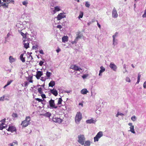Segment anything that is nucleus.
<instances>
[{
    "mask_svg": "<svg viewBox=\"0 0 146 146\" xmlns=\"http://www.w3.org/2000/svg\"><path fill=\"white\" fill-rule=\"evenodd\" d=\"M80 92L82 94L85 95L86 94L88 91L86 89L84 88Z\"/></svg>",
    "mask_w": 146,
    "mask_h": 146,
    "instance_id": "nucleus-17",
    "label": "nucleus"
},
{
    "mask_svg": "<svg viewBox=\"0 0 146 146\" xmlns=\"http://www.w3.org/2000/svg\"><path fill=\"white\" fill-rule=\"evenodd\" d=\"M37 47H38L37 45H36L35 46H33L32 47V48L33 49L36 50V49L37 48Z\"/></svg>",
    "mask_w": 146,
    "mask_h": 146,
    "instance_id": "nucleus-48",
    "label": "nucleus"
},
{
    "mask_svg": "<svg viewBox=\"0 0 146 146\" xmlns=\"http://www.w3.org/2000/svg\"><path fill=\"white\" fill-rule=\"evenodd\" d=\"M143 86L144 88H146V81L144 83Z\"/></svg>",
    "mask_w": 146,
    "mask_h": 146,
    "instance_id": "nucleus-54",
    "label": "nucleus"
},
{
    "mask_svg": "<svg viewBox=\"0 0 146 146\" xmlns=\"http://www.w3.org/2000/svg\"><path fill=\"white\" fill-rule=\"evenodd\" d=\"M42 88H40L38 89V92L40 94H42L43 93L42 91Z\"/></svg>",
    "mask_w": 146,
    "mask_h": 146,
    "instance_id": "nucleus-34",
    "label": "nucleus"
},
{
    "mask_svg": "<svg viewBox=\"0 0 146 146\" xmlns=\"http://www.w3.org/2000/svg\"><path fill=\"white\" fill-rule=\"evenodd\" d=\"M76 37L78 39L79 38H82V36L79 35H78Z\"/></svg>",
    "mask_w": 146,
    "mask_h": 146,
    "instance_id": "nucleus-53",
    "label": "nucleus"
},
{
    "mask_svg": "<svg viewBox=\"0 0 146 146\" xmlns=\"http://www.w3.org/2000/svg\"><path fill=\"white\" fill-rule=\"evenodd\" d=\"M140 79H137V82H136V84H139V82L140 81Z\"/></svg>",
    "mask_w": 146,
    "mask_h": 146,
    "instance_id": "nucleus-63",
    "label": "nucleus"
},
{
    "mask_svg": "<svg viewBox=\"0 0 146 146\" xmlns=\"http://www.w3.org/2000/svg\"><path fill=\"white\" fill-rule=\"evenodd\" d=\"M43 73L42 72L40 71H37L36 72V75H35L36 78L37 79L40 78V77L43 75Z\"/></svg>",
    "mask_w": 146,
    "mask_h": 146,
    "instance_id": "nucleus-8",
    "label": "nucleus"
},
{
    "mask_svg": "<svg viewBox=\"0 0 146 146\" xmlns=\"http://www.w3.org/2000/svg\"><path fill=\"white\" fill-rule=\"evenodd\" d=\"M41 96L42 98H46V95L44 94H41Z\"/></svg>",
    "mask_w": 146,
    "mask_h": 146,
    "instance_id": "nucleus-50",
    "label": "nucleus"
},
{
    "mask_svg": "<svg viewBox=\"0 0 146 146\" xmlns=\"http://www.w3.org/2000/svg\"><path fill=\"white\" fill-rule=\"evenodd\" d=\"M83 16V13L82 11H80V15L78 16V18H82Z\"/></svg>",
    "mask_w": 146,
    "mask_h": 146,
    "instance_id": "nucleus-32",
    "label": "nucleus"
},
{
    "mask_svg": "<svg viewBox=\"0 0 146 146\" xmlns=\"http://www.w3.org/2000/svg\"><path fill=\"white\" fill-rule=\"evenodd\" d=\"M128 125L129 126H133L132 125V123H128Z\"/></svg>",
    "mask_w": 146,
    "mask_h": 146,
    "instance_id": "nucleus-61",
    "label": "nucleus"
},
{
    "mask_svg": "<svg viewBox=\"0 0 146 146\" xmlns=\"http://www.w3.org/2000/svg\"><path fill=\"white\" fill-rule=\"evenodd\" d=\"M90 5L88 1L86 2L85 6L87 7H90Z\"/></svg>",
    "mask_w": 146,
    "mask_h": 146,
    "instance_id": "nucleus-40",
    "label": "nucleus"
},
{
    "mask_svg": "<svg viewBox=\"0 0 146 146\" xmlns=\"http://www.w3.org/2000/svg\"><path fill=\"white\" fill-rule=\"evenodd\" d=\"M55 85V82L54 81H51L49 84V86L50 87H53Z\"/></svg>",
    "mask_w": 146,
    "mask_h": 146,
    "instance_id": "nucleus-23",
    "label": "nucleus"
},
{
    "mask_svg": "<svg viewBox=\"0 0 146 146\" xmlns=\"http://www.w3.org/2000/svg\"><path fill=\"white\" fill-rule=\"evenodd\" d=\"M78 142L82 145H83L84 144V141L85 138L84 135H80L78 136Z\"/></svg>",
    "mask_w": 146,
    "mask_h": 146,
    "instance_id": "nucleus-3",
    "label": "nucleus"
},
{
    "mask_svg": "<svg viewBox=\"0 0 146 146\" xmlns=\"http://www.w3.org/2000/svg\"><path fill=\"white\" fill-rule=\"evenodd\" d=\"M3 1L6 2V3L8 4L10 3H14V1L13 0H3Z\"/></svg>",
    "mask_w": 146,
    "mask_h": 146,
    "instance_id": "nucleus-20",
    "label": "nucleus"
},
{
    "mask_svg": "<svg viewBox=\"0 0 146 146\" xmlns=\"http://www.w3.org/2000/svg\"><path fill=\"white\" fill-rule=\"evenodd\" d=\"M17 144H18L17 142H14L12 143H10L9 145L10 146H14L15 144L17 145Z\"/></svg>",
    "mask_w": 146,
    "mask_h": 146,
    "instance_id": "nucleus-38",
    "label": "nucleus"
},
{
    "mask_svg": "<svg viewBox=\"0 0 146 146\" xmlns=\"http://www.w3.org/2000/svg\"><path fill=\"white\" fill-rule=\"evenodd\" d=\"M117 34L118 33H116L113 36V42H114L115 41V36H117ZM113 44H114V43H113Z\"/></svg>",
    "mask_w": 146,
    "mask_h": 146,
    "instance_id": "nucleus-35",
    "label": "nucleus"
},
{
    "mask_svg": "<svg viewBox=\"0 0 146 146\" xmlns=\"http://www.w3.org/2000/svg\"><path fill=\"white\" fill-rule=\"evenodd\" d=\"M60 51V48H58L56 50V51L57 53H58Z\"/></svg>",
    "mask_w": 146,
    "mask_h": 146,
    "instance_id": "nucleus-58",
    "label": "nucleus"
},
{
    "mask_svg": "<svg viewBox=\"0 0 146 146\" xmlns=\"http://www.w3.org/2000/svg\"><path fill=\"white\" fill-rule=\"evenodd\" d=\"M110 67L111 69L114 71H115L117 68L116 66L112 62L110 63Z\"/></svg>",
    "mask_w": 146,
    "mask_h": 146,
    "instance_id": "nucleus-12",
    "label": "nucleus"
},
{
    "mask_svg": "<svg viewBox=\"0 0 146 146\" xmlns=\"http://www.w3.org/2000/svg\"><path fill=\"white\" fill-rule=\"evenodd\" d=\"M84 146H90V142L89 141H86L84 143Z\"/></svg>",
    "mask_w": 146,
    "mask_h": 146,
    "instance_id": "nucleus-26",
    "label": "nucleus"
},
{
    "mask_svg": "<svg viewBox=\"0 0 146 146\" xmlns=\"http://www.w3.org/2000/svg\"><path fill=\"white\" fill-rule=\"evenodd\" d=\"M126 66L125 65H124L123 67L124 70L123 71V73H128V72L127 70L126 69Z\"/></svg>",
    "mask_w": 146,
    "mask_h": 146,
    "instance_id": "nucleus-30",
    "label": "nucleus"
},
{
    "mask_svg": "<svg viewBox=\"0 0 146 146\" xmlns=\"http://www.w3.org/2000/svg\"><path fill=\"white\" fill-rule=\"evenodd\" d=\"M51 75H52L51 73L50 72H48L47 71L46 72V75L48 78H49Z\"/></svg>",
    "mask_w": 146,
    "mask_h": 146,
    "instance_id": "nucleus-29",
    "label": "nucleus"
},
{
    "mask_svg": "<svg viewBox=\"0 0 146 146\" xmlns=\"http://www.w3.org/2000/svg\"><path fill=\"white\" fill-rule=\"evenodd\" d=\"M33 76H31L30 77H29L28 80L29 81V82L30 83H33V80H32Z\"/></svg>",
    "mask_w": 146,
    "mask_h": 146,
    "instance_id": "nucleus-27",
    "label": "nucleus"
},
{
    "mask_svg": "<svg viewBox=\"0 0 146 146\" xmlns=\"http://www.w3.org/2000/svg\"><path fill=\"white\" fill-rule=\"evenodd\" d=\"M65 17V16L63 13H61L58 15L57 18L58 20H60L61 19Z\"/></svg>",
    "mask_w": 146,
    "mask_h": 146,
    "instance_id": "nucleus-9",
    "label": "nucleus"
},
{
    "mask_svg": "<svg viewBox=\"0 0 146 146\" xmlns=\"http://www.w3.org/2000/svg\"><path fill=\"white\" fill-rule=\"evenodd\" d=\"M94 121L93 119H91L87 120L86 122L87 123H94Z\"/></svg>",
    "mask_w": 146,
    "mask_h": 146,
    "instance_id": "nucleus-24",
    "label": "nucleus"
},
{
    "mask_svg": "<svg viewBox=\"0 0 146 146\" xmlns=\"http://www.w3.org/2000/svg\"><path fill=\"white\" fill-rule=\"evenodd\" d=\"M82 116L81 113L80 112H78L75 117V121L77 123H79L80 121L82 119Z\"/></svg>",
    "mask_w": 146,
    "mask_h": 146,
    "instance_id": "nucleus-2",
    "label": "nucleus"
},
{
    "mask_svg": "<svg viewBox=\"0 0 146 146\" xmlns=\"http://www.w3.org/2000/svg\"><path fill=\"white\" fill-rule=\"evenodd\" d=\"M62 99L61 98H59L58 99V102L57 103V105H59L61 104L62 102Z\"/></svg>",
    "mask_w": 146,
    "mask_h": 146,
    "instance_id": "nucleus-28",
    "label": "nucleus"
},
{
    "mask_svg": "<svg viewBox=\"0 0 146 146\" xmlns=\"http://www.w3.org/2000/svg\"><path fill=\"white\" fill-rule=\"evenodd\" d=\"M70 68L75 71H80V70H82V68H79L78 66L76 65H71L70 66Z\"/></svg>",
    "mask_w": 146,
    "mask_h": 146,
    "instance_id": "nucleus-6",
    "label": "nucleus"
},
{
    "mask_svg": "<svg viewBox=\"0 0 146 146\" xmlns=\"http://www.w3.org/2000/svg\"><path fill=\"white\" fill-rule=\"evenodd\" d=\"M78 39L76 37V38L74 40V41H75L77 43L78 41Z\"/></svg>",
    "mask_w": 146,
    "mask_h": 146,
    "instance_id": "nucleus-62",
    "label": "nucleus"
},
{
    "mask_svg": "<svg viewBox=\"0 0 146 146\" xmlns=\"http://www.w3.org/2000/svg\"><path fill=\"white\" fill-rule=\"evenodd\" d=\"M68 38L67 36H64L62 38V40L63 42H67L68 40Z\"/></svg>",
    "mask_w": 146,
    "mask_h": 146,
    "instance_id": "nucleus-15",
    "label": "nucleus"
},
{
    "mask_svg": "<svg viewBox=\"0 0 146 146\" xmlns=\"http://www.w3.org/2000/svg\"><path fill=\"white\" fill-rule=\"evenodd\" d=\"M13 80H10L9 81H8L7 82V84H6L7 86H8V85H10L11 83L12 82H13Z\"/></svg>",
    "mask_w": 146,
    "mask_h": 146,
    "instance_id": "nucleus-44",
    "label": "nucleus"
},
{
    "mask_svg": "<svg viewBox=\"0 0 146 146\" xmlns=\"http://www.w3.org/2000/svg\"><path fill=\"white\" fill-rule=\"evenodd\" d=\"M22 3L23 5L27 6V4H28V2L27 1H23Z\"/></svg>",
    "mask_w": 146,
    "mask_h": 146,
    "instance_id": "nucleus-37",
    "label": "nucleus"
},
{
    "mask_svg": "<svg viewBox=\"0 0 146 146\" xmlns=\"http://www.w3.org/2000/svg\"><path fill=\"white\" fill-rule=\"evenodd\" d=\"M103 135V132L101 131H99L94 138V141L95 142L98 141L99 139L102 137Z\"/></svg>",
    "mask_w": 146,
    "mask_h": 146,
    "instance_id": "nucleus-4",
    "label": "nucleus"
},
{
    "mask_svg": "<svg viewBox=\"0 0 146 146\" xmlns=\"http://www.w3.org/2000/svg\"><path fill=\"white\" fill-rule=\"evenodd\" d=\"M10 33H8V34H7V37H9L10 36Z\"/></svg>",
    "mask_w": 146,
    "mask_h": 146,
    "instance_id": "nucleus-64",
    "label": "nucleus"
},
{
    "mask_svg": "<svg viewBox=\"0 0 146 146\" xmlns=\"http://www.w3.org/2000/svg\"><path fill=\"white\" fill-rule=\"evenodd\" d=\"M53 121L55 123H61L62 121V120L60 118L58 117H53L52 119Z\"/></svg>",
    "mask_w": 146,
    "mask_h": 146,
    "instance_id": "nucleus-7",
    "label": "nucleus"
},
{
    "mask_svg": "<svg viewBox=\"0 0 146 146\" xmlns=\"http://www.w3.org/2000/svg\"><path fill=\"white\" fill-rule=\"evenodd\" d=\"M131 119L133 121H135L136 120V117L134 115L131 117Z\"/></svg>",
    "mask_w": 146,
    "mask_h": 146,
    "instance_id": "nucleus-39",
    "label": "nucleus"
},
{
    "mask_svg": "<svg viewBox=\"0 0 146 146\" xmlns=\"http://www.w3.org/2000/svg\"><path fill=\"white\" fill-rule=\"evenodd\" d=\"M7 130L8 131L13 132L16 131V129L15 127L13 126H10L7 129Z\"/></svg>",
    "mask_w": 146,
    "mask_h": 146,
    "instance_id": "nucleus-10",
    "label": "nucleus"
},
{
    "mask_svg": "<svg viewBox=\"0 0 146 146\" xmlns=\"http://www.w3.org/2000/svg\"><path fill=\"white\" fill-rule=\"evenodd\" d=\"M142 17L143 18L146 17V9L144 11V14L142 15Z\"/></svg>",
    "mask_w": 146,
    "mask_h": 146,
    "instance_id": "nucleus-42",
    "label": "nucleus"
},
{
    "mask_svg": "<svg viewBox=\"0 0 146 146\" xmlns=\"http://www.w3.org/2000/svg\"><path fill=\"white\" fill-rule=\"evenodd\" d=\"M20 34L23 37V38L25 39L27 38V35L26 34H25L22 32H20Z\"/></svg>",
    "mask_w": 146,
    "mask_h": 146,
    "instance_id": "nucleus-25",
    "label": "nucleus"
},
{
    "mask_svg": "<svg viewBox=\"0 0 146 146\" xmlns=\"http://www.w3.org/2000/svg\"><path fill=\"white\" fill-rule=\"evenodd\" d=\"M130 130H129V131H130L132 133H135V132L134 131V126L133 125V126H131L130 127Z\"/></svg>",
    "mask_w": 146,
    "mask_h": 146,
    "instance_id": "nucleus-22",
    "label": "nucleus"
},
{
    "mask_svg": "<svg viewBox=\"0 0 146 146\" xmlns=\"http://www.w3.org/2000/svg\"><path fill=\"white\" fill-rule=\"evenodd\" d=\"M24 47L26 49H27L29 47V43L27 42V43H25L24 44Z\"/></svg>",
    "mask_w": 146,
    "mask_h": 146,
    "instance_id": "nucleus-31",
    "label": "nucleus"
},
{
    "mask_svg": "<svg viewBox=\"0 0 146 146\" xmlns=\"http://www.w3.org/2000/svg\"><path fill=\"white\" fill-rule=\"evenodd\" d=\"M5 123H1L0 124V130H2L3 128H5V127L3 126Z\"/></svg>",
    "mask_w": 146,
    "mask_h": 146,
    "instance_id": "nucleus-33",
    "label": "nucleus"
},
{
    "mask_svg": "<svg viewBox=\"0 0 146 146\" xmlns=\"http://www.w3.org/2000/svg\"><path fill=\"white\" fill-rule=\"evenodd\" d=\"M42 115L44 116L50 117L51 115V114L49 112H47L45 113L42 114Z\"/></svg>",
    "mask_w": 146,
    "mask_h": 146,
    "instance_id": "nucleus-21",
    "label": "nucleus"
},
{
    "mask_svg": "<svg viewBox=\"0 0 146 146\" xmlns=\"http://www.w3.org/2000/svg\"><path fill=\"white\" fill-rule=\"evenodd\" d=\"M5 120H6L4 118V119H3L2 120H1V123H5Z\"/></svg>",
    "mask_w": 146,
    "mask_h": 146,
    "instance_id": "nucleus-52",
    "label": "nucleus"
},
{
    "mask_svg": "<svg viewBox=\"0 0 146 146\" xmlns=\"http://www.w3.org/2000/svg\"><path fill=\"white\" fill-rule=\"evenodd\" d=\"M100 71L99 73V76H101L102 74H101L104 72L105 70V68L103 66H101L100 67Z\"/></svg>",
    "mask_w": 146,
    "mask_h": 146,
    "instance_id": "nucleus-16",
    "label": "nucleus"
},
{
    "mask_svg": "<svg viewBox=\"0 0 146 146\" xmlns=\"http://www.w3.org/2000/svg\"><path fill=\"white\" fill-rule=\"evenodd\" d=\"M125 80H126V81L127 82H131L130 79V78L128 77H126V79H125Z\"/></svg>",
    "mask_w": 146,
    "mask_h": 146,
    "instance_id": "nucleus-41",
    "label": "nucleus"
},
{
    "mask_svg": "<svg viewBox=\"0 0 146 146\" xmlns=\"http://www.w3.org/2000/svg\"><path fill=\"white\" fill-rule=\"evenodd\" d=\"M9 62L10 63H12L15 61V59L13 58L12 56H10L9 57Z\"/></svg>",
    "mask_w": 146,
    "mask_h": 146,
    "instance_id": "nucleus-19",
    "label": "nucleus"
},
{
    "mask_svg": "<svg viewBox=\"0 0 146 146\" xmlns=\"http://www.w3.org/2000/svg\"><path fill=\"white\" fill-rule=\"evenodd\" d=\"M44 62L42 61H40V62L39 63V65L40 66H42L44 63Z\"/></svg>",
    "mask_w": 146,
    "mask_h": 146,
    "instance_id": "nucleus-47",
    "label": "nucleus"
},
{
    "mask_svg": "<svg viewBox=\"0 0 146 146\" xmlns=\"http://www.w3.org/2000/svg\"><path fill=\"white\" fill-rule=\"evenodd\" d=\"M97 22V25L98 27L100 29L101 28V26L99 24V23H98V21H96Z\"/></svg>",
    "mask_w": 146,
    "mask_h": 146,
    "instance_id": "nucleus-57",
    "label": "nucleus"
},
{
    "mask_svg": "<svg viewBox=\"0 0 146 146\" xmlns=\"http://www.w3.org/2000/svg\"><path fill=\"white\" fill-rule=\"evenodd\" d=\"M5 98V96H4L2 97H1L0 98V101H4V99Z\"/></svg>",
    "mask_w": 146,
    "mask_h": 146,
    "instance_id": "nucleus-49",
    "label": "nucleus"
},
{
    "mask_svg": "<svg viewBox=\"0 0 146 146\" xmlns=\"http://www.w3.org/2000/svg\"><path fill=\"white\" fill-rule=\"evenodd\" d=\"M76 43H77L74 40L71 42V43L72 44H76Z\"/></svg>",
    "mask_w": 146,
    "mask_h": 146,
    "instance_id": "nucleus-60",
    "label": "nucleus"
},
{
    "mask_svg": "<svg viewBox=\"0 0 146 146\" xmlns=\"http://www.w3.org/2000/svg\"><path fill=\"white\" fill-rule=\"evenodd\" d=\"M24 54H21L20 56V58L22 62H25V57H23Z\"/></svg>",
    "mask_w": 146,
    "mask_h": 146,
    "instance_id": "nucleus-18",
    "label": "nucleus"
},
{
    "mask_svg": "<svg viewBox=\"0 0 146 146\" xmlns=\"http://www.w3.org/2000/svg\"><path fill=\"white\" fill-rule=\"evenodd\" d=\"M112 17H113L116 18L118 16V14L116 10L114 9L112 11Z\"/></svg>",
    "mask_w": 146,
    "mask_h": 146,
    "instance_id": "nucleus-11",
    "label": "nucleus"
},
{
    "mask_svg": "<svg viewBox=\"0 0 146 146\" xmlns=\"http://www.w3.org/2000/svg\"><path fill=\"white\" fill-rule=\"evenodd\" d=\"M35 100L37 101H38L39 102H41L43 101V100L42 99H40L39 98H36L35 99Z\"/></svg>",
    "mask_w": 146,
    "mask_h": 146,
    "instance_id": "nucleus-45",
    "label": "nucleus"
},
{
    "mask_svg": "<svg viewBox=\"0 0 146 146\" xmlns=\"http://www.w3.org/2000/svg\"><path fill=\"white\" fill-rule=\"evenodd\" d=\"M50 92L55 96H56L58 94L57 91L54 89H53L50 90Z\"/></svg>",
    "mask_w": 146,
    "mask_h": 146,
    "instance_id": "nucleus-13",
    "label": "nucleus"
},
{
    "mask_svg": "<svg viewBox=\"0 0 146 146\" xmlns=\"http://www.w3.org/2000/svg\"><path fill=\"white\" fill-rule=\"evenodd\" d=\"M140 77H141V75L139 74H138V75L137 79L140 80Z\"/></svg>",
    "mask_w": 146,
    "mask_h": 146,
    "instance_id": "nucleus-59",
    "label": "nucleus"
},
{
    "mask_svg": "<svg viewBox=\"0 0 146 146\" xmlns=\"http://www.w3.org/2000/svg\"><path fill=\"white\" fill-rule=\"evenodd\" d=\"M57 28L60 29L62 28V26L61 25H58L57 26Z\"/></svg>",
    "mask_w": 146,
    "mask_h": 146,
    "instance_id": "nucleus-55",
    "label": "nucleus"
},
{
    "mask_svg": "<svg viewBox=\"0 0 146 146\" xmlns=\"http://www.w3.org/2000/svg\"><path fill=\"white\" fill-rule=\"evenodd\" d=\"M39 53L42 54H44V53L43 52V50H41L39 51Z\"/></svg>",
    "mask_w": 146,
    "mask_h": 146,
    "instance_id": "nucleus-56",
    "label": "nucleus"
},
{
    "mask_svg": "<svg viewBox=\"0 0 146 146\" xmlns=\"http://www.w3.org/2000/svg\"><path fill=\"white\" fill-rule=\"evenodd\" d=\"M31 119L30 116L26 117L25 119L21 122V125L22 128H25L27 126L31 123Z\"/></svg>",
    "mask_w": 146,
    "mask_h": 146,
    "instance_id": "nucleus-1",
    "label": "nucleus"
},
{
    "mask_svg": "<svg viewBox=\"0 0 146 146\" xmlns=\"http://www.w3.org/2000/svg\"><path fill=\"white\" fill-rule=\"evenodd\" d=\"M88 76V74H84L83 75L82 77L83 79L86 78Z\"/></svg>",
    "mask_w": 146,
    "mask_h": 146,
    "instance_id": "nucleus-46",
    "label": "nucleus"
},
{
    "mask_svg": "<svg viewBox=\"0 0 146 146\" xmlns=\"http://www.w3.org/2000/svg\"><path fill=\"white\" fill-rule=\"evenodd\" d=\"M25 84L24 85V86L25 87L27 86L28 85L29 82H25Z\"/></svg>",
    "mask_w": 146,
    "mask_h": 146,
    "instance_id": "nucleus-51",
    "label": "nucleus"
},
{
    "mask_svg": "<svg viewBox=\"0 0 146 146\" xmlns=\"http://www.w3.org/2000/svg\"><path fill=\"white\" fill-rule=\"evenodd\" d=\"M60 10V7L58 6H57L54 7V9L53 11L54 13H56V12L59 11Z\"/></svg>",
    "mask_w": 146,
    "mask_h": 146,
    "instance_id": "nucleus-14",
    "label": "nucleus"
},
{
    "mask_svg": "<svg viewBox=\"0 0 146 146\" xmlns=\"http://www.w3.org/2000/svg\"><path fill=\"white\" fill-rule=\"evenodd\" d=\"M1 6H5V7H8V5L7 4V5L6 3H3L1 5Z\"/></svg>",
    "mask_w": 146,
    "mask_h": 146,
    "instance_id": "nucleus-43",
    "label": "nucleus"
},
{
    "mask_svg": "<svg viewBox=\"0 0 146 146\" xmlns=\"http://www.w3.org/2000/svg\"><path fill=\"white\" fill-rule=\"evenodd\" d=\"M49 103L50 105V106L51 108H57L58 106H56L55 102L54 100L52 99H51L49 101Z\"/></svg>",
    "mask_w": 146,
    "mask_h": 146,
    "instance_id": "nucleus-5",
    "label": "nucleus"
},
{
    "mask_svg": "<svg viewBox=\"0 0 146 146\" xmlns=\"http://www.w3.org/2000/svg\"><path fill=\"white\" fill-rule=\"evenodd\" d=\"M12 116L13 117L16 118L18 117L17 114L16 113H13L12 114Z\"/></svg>",
    "mask_w": 146,
    "mask_h": 146,
    "instance_id": "nucleus-36",
    "label": "nucleus"
}]
</instances>
